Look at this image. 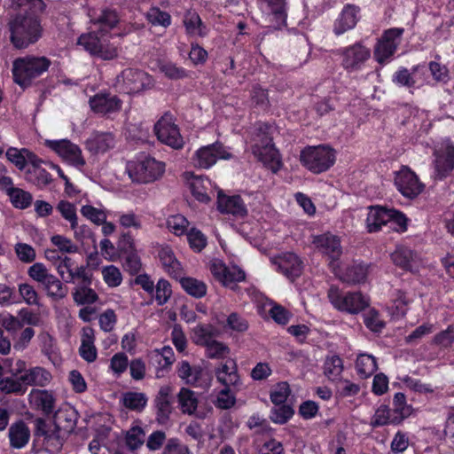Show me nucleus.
<instances>
[{
    "label": "nucleus",
    "instance_id": "obj_23",
    "mask_svg": "<svg viewBox=\"0 0 454 454\" xmlns=\"http://www.w3.org/2000/svg\"><path fill=\"white\" fill-rule=\"evenodd\" d=\"M391 259L396 266L412 272L417 271L421 263L419 254L404 246H397Z\"/></svg>",
    "mask_w": 454,
    "mask_h": 454
},
{
    "label": "nucleus",
    "instance_id": "obj_63",
    "mask_svg": "<svg viewBox=\"0 0 454 454\" xmlns=\"http://www.w3.org/2000/svg\"><path fill=\"white\" fill-rule=\"evenodd\" d=\"M101 272L105 283L109 287H117L121 284L122 275L116 266H105L102 268Z\"/></svg>",
    "mask_w": 454,
    "mask_h": 454
},
{
    "label": "nucleus",
    "instance_id": "obj_17",
    "mask_svg": "<svg viewBox=\"0 0 454 454\" xmlns=\"http://www.w3.org/2000/svg\"><path fill=\"white\" fill-rule=\"evenodd\" d=\"M210 270L215 279L225 287L234 289L236 284L245 279V272L236 265L227 266L221 260L211 262Z\"/></svg>",
    "mask_w": 454,
    "mask_h": 454
},
{
    "label": "nucleus",
    "instance_id": "obj_40",
    "mask_svg": "<svg viewBox=\"0 0 454 454\" xmlns=\"http://www.w3.org/2000/svg\"><path fill=\"white\" fill-rule=\"evenodd\" d=\"M411 300L407 297L406 294L395 290L393 294L392 303L387 307L388 314L394 319H399L403 317L408 309V304Z\"/></svg>",
    "mask_w": 454,
    "mask_h": 454
},
{
    "label": "nucleus",
    "instance_id": "obj_50",
    "mask_svg": "<svg viewBox=\"0 0 454 454\" xmlns=\"http://www.w3.org/2000/svg\"><path fill=\"white\" fill-rule=\"evenodd\" d=\"M73 297L77 304H92L97 301L98 296L97 293L90 287L88 284L77 286L73 292Z\"/></svg>",
    "mask_w": 454,
    "mask_h": 454
},
{
    "label": "nucleus",
    "instance_id": "obj_19",
    "mask_svg": "<svg viewBox=\"0 0 454 454\" xmlns=\"http://www.w3.org/2000/svg\"><path fill=\"white\" fill-rule=\"evenodd\" d=\"M271 263L276 266L278 271L292 280L301 273L302 262L297 254L291 252L271 258Z\"/></svg>",
    "mask_w": 454,
    "mask_h": 454
},
{
    "label": "nucleus",
    "instance_id": "obj_41",
    "mask_svg": "<svg viewBox=\"0 0 454 454\" xmlns=\"http://www.w3.org/2000/svg\"><path fill=\"white\" fill-rule=\"evenodd\" d=\"M177 402L181 411L187 415H193L199 403L196 393L186 387L180 389L177 394Z\"/></svg>",
    "mask_w": 454,
    "mask_h": 454
},
{
    "label": "nucleus",
    "instance_id": "obj_21",
    "mask_svg": "<svg viewBox=\"0 0 454 454\" xmlns=\"http://www.w3.org/2000/svg\"><path fill=\"white\" fill-rule=\"evenodd\" d=\"M90 109L98 114L106 115L116 113L121 108V101L115 95L99 92L89 100Z\"/></svg>",
    "mask_w": 454,
    "mask_h": 454
},
{
    "label": "nucleus",
    "instance_id": "obj_55",
    "mask_svg": "<svg viewBox=\"0 0 454 454\" xmlns=\"http://www.w3.org/2000/svg\"><path fill=\"white\" fill-rule=\"evenodd\" d=\"M371 424L373 427H380L387 424L397 425V421H394V414L387 405H380L372 418Z\"/></svg>",
    "mask_w": 454,
    "mask_h": 454
},
{
    "label": "nucleus",
    "instance_id": "obj_56",
    "mask_svg": "<svg viewBox=\"0 0 454 454\" xmlns=\"http://www.w3.org/2000/svg\"><path fill=\"white\" fill-rule=\"evenodd\" d=\"M206 355L211 359H224L228 357L231 350L223 342L215 340V339L206 347Z\"/></svg>",
    "mask_w": 454,
    "mask_h": 454
},
{
    "label": "nucleus",
    "instance_id": "obj_60",
    "mask_svg": "<svg viewBox=\"0 0 454 454\" xmlns=\"http://www.w3.org/2000/svg\"><path fill=\"white\" fill-rule=\"evenodd\" d=\"M81 214L85 218L98 225H100L101 223H105L107 217L106 210L104 208L95 207L90 205L82 206L81 208Z\"/></svg>",
    "mask_w": 454,
    "mask_h": 454
},
{
    "label": "nucleus",
    "instance_id": "obj_52",
    "mask_svg": "<svg viewBox=\"0 0 454 454\" xmlns=\"http://www.w3.org/2000/svg\"><path fill=\"white\" fill-rule=\"evenodd\" d=\"M168 230L176 236H182L188 231L189 222L181 214L171 215L167 218Z\"/></svg>",
    "mask_w": 454,
    "mask_h": 454
},
{
    "label": "nucleus",
    "instance_id": "obj_26",
    "mask_svg": "<svg viewBox=\"0 0 454 454\" xmlns=\"http://www.w3.org/2000/svg\"><path fill=\"white\" fill-rule=\"evenodd\" d=\"M216 380L226 387H237L240 383L237 363L228 358L215 370Z\"/></svg>",
    "mask_w": 454,
    "mask_h": 454
},
{
    "label": "nucleus",
    "instance_id": "obj_29",
    "mask_svg": "<svg viewBox=\"0 0 454 454\" xmlns=\"http://www.w3.org/2000/svg\"><path fill=\"white\" fill-rule=\"evenodd\" d=\"M30 406L44 414L53 411L55 397L52 392L45 389H32L28 395Z\"/></svg>",
    "mask_w": 454,
    "mask_h": 454
},
{
    "label": "nucleus",
    "instance_id": "obj_18",
    "mask_svg": "<svg viewBox=\"0 0 454 454\" xmlns=\"http://www.w3.org/2000/svg\"><path fill=\"white\" fill-rule=\"evenodd\" d=\"M395 184L402 195L407 198L418 196L423 189L415 173L406 167L395 173Z\"/></svg>",
    "mask_w": 454,
    "mask_h": 454
},
{
    "label": "nucleus",
    "instance_id": "obj_37",
    "mask_svg": "<svg viewBox=\"0 0 454 454\" xmlns=\"http://www.w3.org/2000/svg\"><path fill=\"white\" fill-rule=\"evenodd\" d=\"M9 439L12 448L25 447L30 439V431L23 421L12 424L9 428Z\"/></svg>",
    "mask_w": 454,
    "mask_h": 454
},
{
    "label": "nucleus",
    "instance_id": "obj_12",
    "mask_svg": "<svg viewBox=\"0 0 454 454\" xmlns=\"http://www.w3.org/2000/svg\"><path fill=\"white\" fill-rule=\"evenodd\" d=\"M231 153L220 143L204 145L195 151L192 157V163L195 168L208 169L218 160H229Z\"/></svg>",
    "mask_w": 454,
    "mask_h": 454
},
{
    "label": "nucleus",
    "instance_id": "obj_25",
    "mask_svg": "<svg viewBox=\"0 0 454 454\" xmlns=\"http://www.w3.org/2000/svg\"><path fill=\"white\" fill-rule=\"evenodd\" d=\"M85 146L92 154H104L115 146V138L111 132L95 131L86 140Z\"/></svg>",
    "mask_w": 454,
    "mask_h": 454
},
{
    "label": "nucleus",
    "instance_id": "obj_47",
    "mask_svg": "<svg viewBox=\"0 0 454 454\" xmlns=\"http://www.w3.org/2000/svg\"><path fill=\"white\" fill-rule=\"evenodd\" d=\"M343 372V362L337 355L328 356L324 363V374L328 380L334 381L340 378Z\"/></svg>",
    "mask_w": 454,
    "mask_h": 454
},
{
    "label": "nucleus",
    "instance_id": "obj_2",
    "mask_svg": "<svg viewBox=\"0 0 454 454\" xmlns=\"http://www.w3.org/2000/svg\"><path fill=\"white\" fill-rule=\"evenodd\" d=\"M272 129L273 128L267 123H256L249 132L248 143L253 154L273 172H277L281 168V160L278 150L272 144Z\"/></svg>",
    "mask_w": 454,
    "mask_h": 454
},
{
    "label": "nucleus",
    "instance_id": "obj_9",
    "mask_svg": "<svg viewBox=\"0 0 454 454\" xmlns=\"http://www.w3.org/2000/svg\"><path fill=\"white\" fill-rule=\"evenodd\" d=\"M43 145L55 153L63 162L82 172L86 165L80 146L68 139H45Z\"/></svg>",
    "mask_w": 454,
    "mask_h": 454
},
{
    "label": "nucleus",
    "instance_id": "obj_43",
    "mask_svg": "<svg viewBox=\"0 0 454 454\" xmlns=\"http://www.w3.org/2000/svg\"><path fill=\"white\" fill-rule=\"evenodd\" d=\"M376 358L367 353H360L356 360V370L362 378H368L377 370Z\"/></svg>",
    "mask_w": 454,
    "mask_h": 454
},
{
    "label": "nucleus",
    "instance_id": "obj_33",
    "mask_svg": "<svg viewBox=\"0 0 454 454\" xmlns=\"http://www.w3.org/2000/svg\"><path fill=\"white\" fill-rule=\"evenodd\" d=\"M52 380L51 373L43 367L35 366L29 369L25 368L22 372V380L27 386L46 387Z\"/></svg>",
    "mask_w": 454,
    "mask_h": 454
},
{
    "label": "nucleus",
    "instance_id": "obj_28",
    "mask_svg": "<svg viewBox=\"0 0 454 454\" xmlns=\"http://www.w3.org/2000/svg\"><path fill=\"white\" fill-rule=\"evenodd\" d=\"M183 176L192 194L198 201L203 203L209 201L207 190L211 184L207 178L196 176L192 172H185Z\"/></svg>",
    "mask_w": 454,
    "mask_h": 454
},
{
    "label": "nucleus",
    "instance_id": "obj_45",
    "mask_svg": "<svg viewBox=\"0 0 454 454\" xmlns=\"http://www.w3.org/2000/svg\"><path fill=\"white\" fill-rule=\"evenodd\" d=\"M180 284L182 288L191 296L195 298H202L207 294V285L197 278L185 277H180Z\"/></svg>",
    "mask_w": 454,
    "mask_h": 454
},
{
    "label": "nucleus",
    "instance_id": "obj_48",
    "mask_svg": "<svg viewBox=\"0 0 454 454\" xmlns=\"http://www.w3.org/2000/svg\"><path fill=\"white\" fill-rule=\"evenodd\" d=\"M43 162L38 158V162L31 164L32 168L28 170V179L39 187H44L51 182V174L41 168V164Z\"/></svg>",
    "mask_w": 454,
    "mask_h": 454
},
{
    "label": "nucleus",
    "instance_id": "obj_54",
    "mask_svg": "<svg viewBox=\"0 0 454 454\" xmlns=\"http://www.w3.org/2000/svg\"><path fill=\"white\" fill-rule=\"evenodd\" d=\"M75 266L74 261L68 256L59 257L56 269L60 278L67 283H74L73 271Z\"/></svg>",
    "mask_w": 454,
    "mask_h": 454
},
{
    "label": "nucleus",
    "instance_id": "obj_27",
    "mask_svg": "<svg viewBox=\"0 0 454 454\" xmlns=\"http://www.w3.org/2000/svg\"><path fill=\"white\" fill-rule=\"evenodd\" d=\"M217 207L221 213L231 215L235 218H242L247 214V207L239 195L228 196L219 193Z\"/></svg>",
    "mask_w": 454,
    "mask_h": 454
},
{
    "label": "nucleus",
    "instance_id": "obj_14",
    "mask_svg": "<svg viewBox=\"0 0 454 454\" xmlns=\"http://www.w3.org/2000/svg\"><path fill=\"white\" fill-rule=\"evenodd\" d=\"M262 18L273 29H280L286 24L287 4L286 0H258Z\"/></svg>",
    "mask_w": 454,
    "mask_h": 454
},
{
    "label": "nucleus",
    "instance_id": "obj_32",
    "mask_svg": "<svg viewBox=\"0 0 454 454\" xmlns=\"http://www.w3.org/2000/svg\"><path fill=\"white\" fill-rule=\"evenodd\" d=\"M94 342V330L90 326L83 327L82 330L79 354L82 358L88 363H92L97 359L98 351Z\"/></svg>",
    "mask_w": 454,
    "mask_h": 454
},
{
    "label": "nucleus",
    "instance_id": "obj_51",
    "mask_svg": "<svg viewBox=\"0 0 454 454\" xmlns=\"http://www.w3.org/2000/svg\"><path fill=\"white\" fill-rule=\"evenodd\" d=\"M184 24L187 33L191 35L205 36L207 35V29L196 12H187L184 16Z\"/></svg>",
    "mask_w": 454,
    "mask_h": 454
},
{
    "label": "nucleus",
    "instance_id": "obj_5",
    "mask_svg": "<svg viewBox=\"0 0 454 454\" xmlns=\"http://www.w3.org/2000/svg\"><path fill=\"white\" fill-rule=\"evenodd\" d=\"M327 298L336 310L349 315H357L370 305V299L359 291H346L331 286Z\"/></svg>",
    "mask_w": 454,
    "mask_h": 454
},
{
    "label": "nucleus",
    "instance_id": "obj_62",
    "mask_svg": "<svg viewBox=\"0 0 454 454\" xmlns=\"http://www.w3.org/2000/svg\"><path fill=\"white\" fill-rule=\"evenodd\" d=\"M160 71L171 80H179L188 77V72L172 62H163L159 66Z\"/></svg>",
    "mask_w": 454,
    "mask_h": 454
},
{
    "label": "nucleus",
    "instance_id": "obj_49",
    "mask_svg": "<svg viewBox=\"0 0 454 454\" xmlns=\"http://www.w3.org/2000/svg\"><path fill=\"white\" fill-rule=\"evenodd\" d=\"M121 402L126 408L141 411L147 404V397L144 393L127 392L123 394Z\"/></svg>",
    "mask_w": 454,
    "mask_h": 454
},
{
    "label": "nucleus",
    "instance_id": "obj_46",
    "mask_svg": "<svg viewBox=\"0 0 454 454\" xmlns=\"http://www.w3.org/2000/svg\"><path fill=\"white\" fill-rule=\"evenodd\" d=\"M0 390L7 394H24L27 390V387L24 380H22V372L18 376L11 375L1 379Z\"/></svg>",
    "mask_w": 454,
    "mask_h": 454
},
{
    "label": "nucleus",
    "instance_id": "obj_16",
    "mask_svg": "<svg viewBox=\"0 0 454 454\" xmlns=\"http://www.w3.org/2000/svg\"><path fill=\"white\" fill-rule=\"evenodd\" d=\"M434 175L442 179L454 168V145L450 139L438 143L434 148Z\"/></svg>",
    "mask_w": 454,
    "mask_h": 454
},
{
    "label": "nucleus",
    "instance_id": "obj_38",
    "mask_svg": "<svg viewBox=\"0 0 454 454\" xmlns=\"http://www.w3.org/2000/svg\"><path fill=\"white\" fill-rule=\"evenodd\" d=\"M420 73L419 67H414L410 72L405 67L399 68L394 74L392 81L398 86L415 89L419 87L418 75Z\"/></svg>",
    "mask_w": 454,
    "mask_h": 454
},
{
    "label": "nucleus",
    "instance_id": "obj_64",
    "mask_svg": "<svg viewBox=\"0 0 454 454\" xmlns=\"http://www.w3.org/2000/svg\"><path fill=\"white\" fill-rule=\"evenodd\" d=\"M390 227L398 232H404L407 231L409 219L399 210L395 208H388Z\"/></svg>",
    "mask_w": 454,
    "mask_h": 454
},
{
    "label": "nucleus",
    "instance_id": "obj_3",
    "mask_svg": "<svg viewBox=\"0 0 454 454\" xmlns=\"http://www.w3.org/2000/svg\"><path fill=\"white\" fill-rule=\"evenodd\" d=\"M166 164L154 157L141 154L126 163L125 173L136 184H151L164 176Z\"/></svg>",
    "mask_w": 454,
    "mask_h": 454
},
{
    "label": "nucleus",
    "instance_id": "obj_8",
    "mask_svg": "<svg viewBox=\"0 0 454 454\" xmlns=\"http://www.w3.org/2000/svg\"><path fill=\"white\" fill-rule=\"evenodd\" d=\"M153 78L146 72L137 68H127L116 77V90L126 94H137L153 88Z\"/></svg>",
    "mask_w": 454,
    "mask_h": 454
},
{
    "label": "nucleus",
    "instance_id": "obj_53",
    "mask_svg": "<svg viewBox=\"0 0 454 454\" xmlns=\"http://www.w3.org/2000/svg\"><path fill=\"white\" fill-rule=\"evenodd\" d=\"M145 439V432L137 424H134L126 433V444L131 450L141 447Z\"/></svg>",
    "mask_w": 454,
    "mask_h": 454
},
{
    "label": "nucleus",
    "instance_id": "obj_35",
    "mask_svg": "<svg viewBox=\"0 0 454 454\" xmlns=\"http://www.w3.org/2000/svg\"><path fill=\"white\" fill-rule=\"evenodd\" d=\"M159 259L164 270L172 278H178L182 276L181 263L176 258L169 247H162L159 251Z\"/></svg>",
    "mask_w": 454,
    "mask_h": 454
},
{
    "label": "nucleus",
    "instance_id": "obj_1",
    "mask_svg": "<svg viewBox=\"0 0 454 454\" xmlns=\"http://www.w3.org/2000/svg\"><path fill=\"white\" fill-rule=\"evenodd\" d=\"M91 27L90 31L78 38V45L92 55L103 59H113L117 56V47L107 42L106 36L120 22L114 10H90L88 12Z\"/></svg>",
    "mask_w": 454,
    "mask_h": 454
},
{
    "label": "nucleus",
    "instance_id": "obj_34",
    "mask_svg": "<svg viewBox=\"0 0 454 454\" xmlns=\"http://www.w3.org/2000/svg\"><path fill=\"white\" fill-rule=\"evenodd\" d=\"M388 208L380 206L370 207L366 218V229L369 232H377L388 224Z\"/></svg>",
    "mask_w": 454,
    "mask_h": 454
},
{
    "label": "nucleus",
    "instance_id": "obj_11",
    "mask_svg": "<svg viewBox=\"0 0 454 454\" xmlns=\"http://www.w3.org/2000/svg\"><path fill=\"white\" fill-rule=\"evenodd\" d=\"M403 33L402 28H390L384 32L374 47L373 55L378 63L384 65L391 60L401 43Z\"/></svg>",
    "mask_w": 454,
    "mask_h": 454
},
{
    "label": "nucleus",
    "instance_id": "obj_36",
    "mask_svg": "<svg viewBox=\"0 0 454 454\" xmlns=\"http://www.w3.org/2000/svg\"><path fill=\"white\" fill-rule=\"evenodd\" d=\"M6 158L14 164L20 170L25 168L27 164H35L38 162V157L27 148L17 149L10 147L6 151Z\"/></svg>",
    "mask_w": 454,
    "mask_h": 454
},
{
    "label": "nucleus",
    "instance_id": "obj_13",
    "mask_svg": "<svg viewBox=\"0 0 454 454\" xmlns=\"http://www.w3.org/2000/svg\"><path fill=\"white\" fill-rule=\"evenodd\" d=\"M312 244L317 250L328 257L332 270L341 264L340 258L342 254V247L338 236L331 232L317 235L313 237Z\"/></svg>",
    "mask_w": 454,
    "mask_h": 454
},
{
    "label": "nucleus",
    "instance_id": "obj_42",
    "mask_svg": "<svg viewBox=\"0 0 454 454\" xmlns=\"http://www.w3.org/2000/svg\"><path fill=\"white\" fill-rule=\"evenodd\" d=\"M393 406L394 421H397L398 424L409 418L413 412L412 406L407 403L406 397L403 393L395 394Z\"/></svg>",
    "mask_w": 454,
    "mask_h": 454
},
{
    "label": "nucleus",
    "instance_id": "obj_10",
    "mask_svg": "<svg viewBox=\"0 0 454 454\" xmlns=\"http://www.w3.org/2000/svg\"><path fill=\"white\" fill-rule=\"evenodd\" d=\"M336 52L342 67L348 72L361 70L371 58V50L361 43L340 48Z\"/></svg>",
    "mask_w": 454,
    "mask_h": 454
},
{
    "label": "nucleus",
    "instance_id": "obj_22",
    "mask_svg": "<svg viewBox=\"0 0 454 454\" xmlns=\"http://www.w3.org/2000/svg\"><path fill=\"white\" fill-rule=\"evenodd\" d=\"M173 387L169 384L163 385L160 387L159 392L154 399V404L156 408V419L157 421L164 425L168 419L173 411Z\"/></svg>",
    "mask_w": 454,
    "mask_h": 454
},
{
    "label": "nucleus",
    "instance_id": "obj_61",
    "mask_svg": "<svg viewBox=\"0 0 454 454\" xmlns=\"http://www.w3.org/2000/svg\"><path fill=\"white\" fill-rule=\"evenodd\" d=\"M51 242L63 254H75L79 251L78 246L63 235L51 236Z\"/></svg>",
    "mask_w": 454,
    "mask_h": 454
},
{
    "label": "nucleus",
    "instance_id": "obj_44",
    "mask_svg": "<svg viewBox=\"0 0 454 454\" xmlns=\"http://www.w3.org/2000/svg\"><path fill=\"white\" fill-rule=\"evenodd\" d=\"M216 335V330L211 325H198L191 333L192 341L200 346L206 347Z\"/></svg>",
    "mask_w": 454,
    "mask_h": 454
},
{
    "label": "nucleus",
    "instance_id": "obj_20",
    "mask_svg": "<svg viewBox=\"0 0 454 454\" xmlns=\"http://www.w3.org/2000/svg\"><path fill=\"white\" fill-rule=\"evenodd\" d=\"M360 20V8L355 4H346L333 22V31L336 35L353 29Z\"/></svg>",
    "mask_w": 454,
    "mask_h": 454
},
{
    "label": "nucleus",
    "instance_id": "obj_59",
    "mask_svg": "<svg viewBox=\"0 0 454 454\" xmlns=\"http://www.w3.org/2000/svg\"><path fill=\"white\" fill-rule=\"evenodd\" d=\"M153 299L159 306L164 305L172 294V289L169 282L160 278L154 286Z\"/></svg>",
    "mask_w": 454,
    "mask_h": 454
},
{
    "label": "nucleus",
    "instance_id": "obj_30",
    "mask_svg": "<svg viewBox=\"0 0 454 454\" xmlns=\"http://www.w3.org/2000/svg\"><path fill=\"white\" fill-rule=\"evenodd\" d=\"M35 435L43 437L49 446H53L55 449L61 447L63 436L59 434L54 423H47L39 418L35 420Z\"/></svg>",
    "mask_w": 454,
    "mask_h": 454
},
{
    "label": "nucleus",
    "instance_id": "obj_4",
    "mask_svg": "<svg viewBox=\"0 0 454 454\" xmlns=\"http://www.w3.org/2000/svg\"><path fill=\"white\" fill-rule=\"evenodd\" d=\"M11 42L18 49L27 48L42 35V27L35 13L18 14L9 22Z\"/></svg>",
    "mask_w": 454,
    "mask_h": 454
},
{
    "label": "nucleus",
    "instance_id": "obj_57",
    "mask_svg": "<svg viewBox=\"0 0 454 454\" xmlns=\"http://www.w3.org/2000/svg\"><path fill=\"white\" fill-rule=\"evenodd\" d=\"M26 368V362L18 359L6 358L4 360L3 364H0V379L5 374L18 376Z\"/></svg>",
    "mask_w": 454,
    "mask_h": 454
},
{
    "label": "nucleus",
    "instance_id": "obj_31",
    "mask_svg": "<svg viewBox=\"0 0 454 454\" xmlns=\"http://www.w3.org/2000/svg\"><path fill=\"white\" fill-rule=\"evenodd\" d=\"M333 272L343 282L348 284H360L364 282L366 279L368 268L364 264L357 263L344 270L341 264H340L333 270Z\"/></svg>",
    "mask_w": 454,
    "mask_h": 454
},
{
    "label": "nucleus",
    "instance_id": "obj_39",
    "mask_svg": "<svg viewBox=\"0 0 454 454\" xmlns=\"http://www.w3.org/2000/svg\"><path fill=\"white\" fill-rule=\"evenodd\" d=\"M178 376L189 385L201 386L203 369L200 366H192L188 362L183 361L178 365Z\"/></svg>",
    "mask_w": 454,
    "mask_h": 454
},
{
    "label": "nucleus",
    "instance_id": "obj_58",
    "mask_svg": "<svg viewBox=\"0 0 454 454\" xmlns=\"http://www.w3.org/2000/svg\"><path fill=\"white\" fill-rule=\"evenodd\" d=\"M146 19L153 26L168 27L171 24L170 15L158 7L151 8L146 13Z\"/></svg>",
    "mask_w": 454,
    "mask_h": 454
},
{
    "label": "nucleus",
    "instance_id": "obj_6",
    "mask_svg": "<svg viewBox=\"0 0 454 454\" xmlns=\"http://www.w3.org/2000/svg\"><path fill=\"white\" fill-rule=\"evenodd\" d=\"M50 66V59L44 56L28 55L19 58L12 65L14 81L21 87H27L33 79L46 72Z\"/></svg>",
    "mask_w": 454,
    "mask_h": 454
},
{
    "label": "nucleus",
    "instance_id": "obj_24",
    "mask_svg": "<svg viewBox=\"0 0 454 454\" xmlns=\"http://www.w3.org/2000/svg\"><path fill=\"white\" fill-rule=\"evenodd\" d=\"M77 419L76 410L69 404H65L55 413L54 425L59 434L64 436V434L70 433L74 429Z\"/></svg>",
    "mask_w": 454,
    "mask_h": 454
},
{
    "label": "nucleus",
    "instance_id": "obj_15",
    "mask_svg": "<svg viewBox=\"0 0 454 454\" xmlns=\"http://www.w3.org/2000/svg\"><path fill=\"white\" fill-rule=\"evenodd\" d=\"M154 132L159 141L173 149H181L184 145L179 129L170 115H164L155 123Z\"/></svg>",
    "mask_w": 454,
    "mask_h": 454
},
{
    "label": "nucleus",
    "instance_id": "obj_7",
    "mask_svg": "<svg viewBox=\"0 0 454 454\" xmlns=\"http://www.w3.org/2000/svg\"><path fill=\"white\" fill-rule=\"evenodd\" d=\"M300 160L310 172L320 174L334 165L336 151L327 145L307 146L301 150Z\"/></svg>",
    "mask_w": 454,
    "mask_h": 454
}]
</instances>
